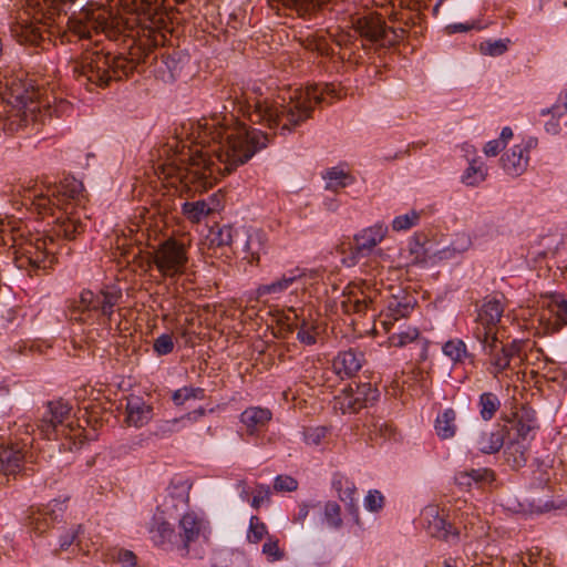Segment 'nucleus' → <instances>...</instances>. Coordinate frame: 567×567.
Listing matches in <instances>:
<instances>
[{"instance_id":"6ab92c4d","label":"nucleus","mask_w":567,"mask_h":567,"mask_svg":"<svg viewBox=\"0 0 567 567\" xmlns=\"http://www.w3.org/2000/svg\"><path fill=\"white\" fill-rule=\"evenodd\" d=\"M220 206L218 195L213 194L207 198L185 200L182 204V213L189 221L199 223L208 215L219 210Z\"/></svg>"},{"instance_id":"4468645a","label":"nucleus","mask_w":567,"mask_h":567,"mask_svg":"<svg viewBox=\"0 0 567 567\" xmlns=\"http://www.w3.org/2000/svg\"><path fill=\"white\" fill-rule=\"evenodd\" d=\"M379 398V391L370 383L355 384L347 386L336 396V404L342 413H355L363 408L372 405Z\"/></svg>"},{"instance_id":"2f4dec72","label":"nucleus","mask_w":567,"mask_h":567,"mask_svg":"<svg viewBox=\"0 0 567 567\" xmlns=\"http://www.w3.org/2000/svg\"><path fill=\"white\" fill-rule=\"evenodd\" d=\"M434 427L437 436L442 440L452 439L457 430L456 412L452 408H449L439 413L435 419Z\"/></svg>"},{"instance_id":"774afa93","label":"nucleus","mask_w":567,"mask_h":567,"mask_svg":"<svg viewBox=\"0 0 567 567\" xmlns=\"http://www.w3.org/2000/svg\"><path fill=\"white\" fill-rule=\"evenodd\" d=\"M555 111L558 116H563L567 112V90L559 94L557 102L555 103Z\"/></svg>"},{"instance_id":"09e8293b","label":"nucleus","mask_w":567,"mask_h":567,"mask_svg":"<svg viewBox=\"0 0 567 567\" xmlns=\"http://www.w3.org/2000/svg\"><path fill=\"white\" fill-rule=\"evenodd\" d=\"M421 214L414 209L404 215H399L392 220V229L394 231H405L416 226L420 221Z\"/></svg>"},{"instance_id":"f257e3e1","label":"nucleus","mask_w":567,"mask_h":567,"mask_svg":"<svg viewBox=\"0 0 567 567\" xmlns=\"http://www.w3.org/2000/svg\"><path fill=\"white\" fill-rule=\"evenodd\" d=\"M181 134L189 144L174 137L163 148L167 158L155 169L172 186L193 194L213 187L269 143L266 133L248 128L234 113L188 122Z\"/></svg>"},{"instance_id":"338daca9","label":"nucleus","mask_w":567,"mask_h":567,"mask_svg":"<svg viewBox=\"0 0 567 567\" xmlns=\"http://www.w3.org/2000/svg\"><path fill=\"white\" fill-rule=\"evenodd\" d=\"M504 143L499 140L488 141L484 146V154L486 156H496L503 148Z\"/></svg>"},{"instance_id":"49530a36","label":"nucleus","mask_w":567,"mask_h":567,"mask_svg":"<svg viewBox=\"0 0 567 567\" xmlns=\"http://www.w3.org/2000/svg\"><path fill=\"white\" fill-rule=\"evenodd\" d=\"M205 390L203 388L183 386L172 394V400L176 405H183L189 400H204Z\"/></svg>"},{"instance_id":"412c9836","label":"nucleus","mask_w":567,"mask_h":567,"mask_svg":"<svg viewBox=\"0 0 567 567\" xmlns=\"http://www.w3.org/2000/svg\"><path fill=\"white\" fill-rule=\"evenodd\" d=\"M332 487L337 491L340 501L346 504L347 509L352 516L354 523L357 525H361L359 506L354 497L357 493L355 484L343 474L336 473L332 477Z\"/></svg>"},{"instance_id":"052dcab7","label":"nucleus","mask_w":567,"mask_h":567,"mask_svg":"<svg viewBox=\"0 0 567 567\" xmlns=\"http://www.w3.org/2000/svg\"><path fill=\"white\" fill-rule=\"evenodd\" d=\"M162 63L169 72L171 79H175L182 70V60L178 54H168L162 56Z\"/></svg>"},{"instance_id":"3c124183","label":"nucleus","mask_w":567,"mask_h":567,"mask_svg":"<svg viewBox=\"0 0 567 567\" xmlns=\"http://www.w3.org/2000/svg\"><path fill=\"white\" fill-rule=\"evenodd\" d=\"M266 536H269L266 524L261 522L258 516L252 515L249 519V527L247 532L248 542L257 544Z\"/></svg>"},{"instance_id":"9d476101","label":"nucleus","mask_w":567,"mask_h":567,"mask_svg":"<svg viewBox=\"0 0 567 567\" xmlns=\"http://www.w3.org/2000/svg\"><path fill=\"white\" fill-rule=\"evenodd\" d=\"M209 523L194 512H187L179 518L177 527L178 553L188 556L197 545L207 542Z\"/></svg>"},{"instance_id":"bf43d9fd","label":"nucleus","mask_w":567,"mask_h":567,"mask_svg":"<svg viewBox=\"0 0 567 567\" xmlns=\"http://www.w3.org/2000/svg\"><path fill=\"white\" fill-rule=\"evenodd\" d=\"M62 0H38V14L43 11L44 7L48 9L47 12H42L44 19H52L62 8Z\"/></svg>"},{"instance_id":"f03ea898","label":"nucleus","mask_w":567,"mask_h":567,"mask_svg":"<svg viewBox=\"0 0 567 567\" xmlns=\"http://www.w3.org/2000/svg\"><path fill=\"white\" fill-rule=\"evenodd\" d=\"M337 97L332 84H313L289 92L270 101L262 97L256 90L241 92L236 96L233 112H237L254 124H260L269 130H279L281 135L290 134L297 126L311 117L313 107L323 101V95Z\"/></svg>"},{"instance_id":"c756f323","label":"nucleus","mask_w":567,"mask_h":567,"mask_svg":"<svg viewBox=\"0 0 567 567\" xmlns=\"http://www.w3.org/2000/svg\"><path fill=\"white\" fill-rule=\"evenodd\" d=\"M412 310L413 306L409 301H402L393 298L388 303L381 324L388 332H390L394 327V323L400 319L406 318Z\"/></svg>"},{"instance_id":"79ce46f5","label":"nucleus","mask_w":567,"mask_h":567,"mask_svg":"<svg viewBox=\"0 0 567 567\" xmlns=\"http://www.w3.org/2000/svg\"><path fill=\"white\" fill-rule=\"evenodd\" d=\"M523 567H547L551 564L549 553L540 547H532L520 558Z\"/></svg>"},{"instance_id":"37998d69","label":"nucleus","mask_w":567,"mask_h":567,"mask_svg":"<svg viewBox=\"0 0 567 567\" xmlns=\"http://www.w3.org/2000/svg\"><path fill=\"white\" fill-rule=\"evenodd\" d=\"M23 16L18 18L17 25L13 28V32L21 43H32L35 37V28L33 22L30 20V13L24 11Z\"/></svg>"},{"instance_id":"5fc2aeb1","label":"nucleus","mask_w":567,"mask_h":567,"mask_svg":"<svg viewBox=\"0 0 567 567\" xmlns=\"http://www.w3.org/2000/svg\"><path fill=\"white\" fill-rule=\"evenodd\" d=\"M364 508L371 513H379L384 506V496L378 489H370L363 501Z\"/></svg>"},{"instance_id":"b1692460","label":"nucleus","mask_w":567,"mask_h":567,"mask_svg":"<svg viewBox=\"0 0 567 567\" xmlns=\"http://www.w3.org/2000/svg\"><path fill=\"white\" fill-rule=\"evenodd\" d=\"M272 417V413L267 408L250 406L240 414V422L246 427L249 435H258L264 432Z\"/></svg>"},{"instance_id":"e433bc0d","label":"nucleus","mask_w":567,"mask_h":567,"mask_svg":"<svg viewBox=\"0 0 567 567\" xmlns=\"http://www.w3.org/2000/svg\"><path fill=\"white\" fill-rule=\"evenodd\" d=\"M515 419L516 440L529 442L537 427L535 417L529 412L524 411L520 414H516Z\"/></svg>"},{"instance_id":"ddd939ff","label":"nucleus","mask_w":567,"mask_h":567,"mask_svg":"<svg viewBox=\"0 0 567 567\" xmlns=\"http://www.w3.org/2000/svg\"><path fill=\"white\" fill-rule=\"evenodd\" d=\"M504 313L503 297H486L478 309L473 328L476 340H485L497 336L498 323Z\"/></svg>"},{"instance_id":"f3484780","label":"nucleus","mask_w":567,"mask_h":567,"mask_svg":"<svg viewBox=\"0 0 567 567\" xmlns=\"http://www.w3.org/2000/svg\"><path fill=\"white\" fill-rule=\"evenodd\" d=\"M357 30L361 37L372 43H380L385 47L394 42V39L389 38V29L379 16L371 14L359 18L357 21Z\"/></svg>"},{"instance_id":"58836bf2","label":"nucleus","mask_w":567,"mask_h":567,"mask_svg":"<svg viewBox=\"0 0 567 567\" xmlns=\"http://www.w3.org/2000/svg\"><path fill=\"white\" fill-rule=\"evenodd\" d=\"M389 344L396 348H403L410 343L420 341V331L415 327H400L396 332H389Z\"/></svg>"},{"instance_id":"c03bdc74","label":"nucleus","mask_w":567,"mask_h":567,"mask_svg":"<svg viewBox=\"0 0 567 567\" xmlns=\"http://www.w3.org/2000/svg\"><path fill=\"white\" fill-rule=\"evenodd\" d=\"M238 231L229 225L212 228L209 240L216 246H231L238 237Z\"/></svg>"},{"instance_id":"de8ad7c7","label":"nucleus","mask_w":567,"mask_h":567,"mask_svg":"<svg viewBox=\"0 0 567 567\" xmlns=\"http://www.w3.org/2000/svg\"><path fill=\"white\" fill-rule=\"evenodd\" d=\"M509 39L486 40L481 42L480 52L484 55L499 56L507 52Z\"/></svg>"},{"instance_id":"cd10ccee","label":"nucleus","mask_w":567,"mask_h":567,"mask_svg":"<svg viewBox=\"0 0 567 567\" xmlns=\"http://www.w3.org/2000/svg\"><path fill=\"white\" fill-rule=\"evenodd\" d=\"M121 298L122 292L118 289H102L99 292H95L92 312H97L105 317L107 320H111V317L114 312V307L118 303Z\"/></svg>"},{"instance_id":"6e6552de","label":"nucleus","mask_w":567,"mask_h":567,"mask_svg":"<svg viewBox=\"0 0 567 567\" xmlns=\"http://www.w3.org/2000/svg\"><path fill=\"white\" fill-rule=\"evenodd\" d=\"M481 344L482 351L487 357L486 364L487 371L493 378L497 379L507 369H511L512 361L520 358L522 342L513 340L508 344H503L497 336L487 338L485 340H477Z\"/></svg>"},{"instance_id":"2eb2a0df","label":"nucleus","mask_w":567,"mask_h":567,"mask_svg":"<svg viewBox=\"0 0 567 567\" xmlns=\"http://www.w3.org/2000/svg\"><path fill=\"white\" fill-rule=\"evenodd\" d=\"M537 145L538 140L534 136H529L504 153L501 162L506 174L514 177L522 175L527 168L529 152L536 148Z\"/></svg>"},{"instance_id":"a878e982","label":"nucleus","mask_w":567,"mask_h":567,"mask_svg":"<svg viewBox=\"0 0 567 567\" xmlns=\"http://www.w3.org/2000/svg\"><path fill=\"white\" fill-rule=\"evenodd\" d=\"M455 483L464 489H471L473 486L485 487L495 481V474L486 467L461 471L455 474Z\"/></svg>"},{"instance_id":"473e14b6","label":"nucleus","mask_w":567,"mask_h":567,"mask_svg":"<svg viewBox=\"0 0 567 567\" xmlns=\"http://www.w3.org/2000/svg\"><path fill=\"white\" fill-rule=\"evenodd\" d=\"M323 178L326 181L324 188L334 193L352 185L355 182V177L353 175L339 167H331L327 169Z\"/></svg>"},{"instance_id":"e2e57ef3","label":"nucleus","mask_w":567,"mask_h":567,"mask_svg":"<svg viewBox=\"0 0 567 567\" xmlns=\"http://www.w3.org/2000/svg\"><path fill=\"white\" fill-rule=\"evenodd\" d=\"M113 558L116 559L122 567H134L136 565V556L132 550L127 549H116L114 551Z\"/></svg>"},{"instance_id":"69168bd1","label":"nucleus","mask_w":567,"mask_h":567,"mask_svg":"<svg viewBox=\"0 0 567 567\" xmlns=\"http://www.w3.org/2000/svg\"><path fill=\"white\" fill-rule=\"evenodd\" d=\"M471 238L465 234H457L452 241V249L461 255L471 247Z\"/></svg>"},{"instance_id":"72a5a7b5","label":"nucleus","mask_w":567,"mask_h":567,"mask_svg":"<svg viewBox=\"0 0 567 567\" xmlns=\"http://www.w3.org/2000/svg\"><path fill=\"white\" fill-rule=\"evenodd\" d=\"M23 461V454L20 450L11 446L0 445V472L9 475L17 473Z\"/></svg>"},{"instance_id":"0e129e2a","label":"nucleus","mask_w":567,"mask_h":567,"mask_svg":"<svg viewBox=\"0 0 567 567\" xmlns=\"http://www.w3.org/2000/svg\"><path fill=\"white\" fill-rule=\"evenodd\" d=\"M269 487L266 485H258L250 504L255 509H258L261 506V504L269 501Z\"/></svg>"},{"instance_id":"bb28decb","label":"nucleus","mask_w":567,"mask_h":567,"mask_svg":"<svg viewBox=\"0 0 567 567\" xmlns=\"http://www.w3.org/2000/svg\"><path fill=\"white\" fill-rule=\"evenodd\" d=\"M188 489L189 487L184 483L169 485L167 488V495L165 496V501L162 505V513L172 515L178 511L187 508L189 501Z\"/></svg>"},{"instance_id":"9b49d317","label":"nucleus","mask_w":567,"mask_h":567,"mask_svg":"<svg viewBox=\"0 0 567 567\" xmlns=\"http://www.w3.org/2000/svg\"><path fill=\"white\" fill-rule=\"evenodd\" d=\"M388 233L389 227L384 221H377L355 233L353 235V245L350 249V255L346 259L347 265L354 266L361 258L371 256L386 237Z\"/></svg>"},{"instance_id":"4c0bfd02","label":"nucleus","mask_w":567,"mask_h":567,"mask_svg":"<svg viewBox=\"0 0 567 567\" xmlns=\"http://www.w3.org/2000/svg\"><path fill=\"white\" fill-rule=\"evenodd\" d=\"M487 167L481 159H473L462 175V183L466 186H477L486 179Z\"/></svg>"},{"instance_id":"393cba45","label":"nucleus","mask_w":567,"mask_h":567,"mask_svg":"<svg viewBox=\"0 0 567 567\" xmlns=\"http://www.w3.org/2000/svg\"><path fill=\"white\" fill-rule=\"evenodd\" d=\"M150 533L151 539L156 546L178 551L177 532L162 516L154 517V524Z\"/></svg>"},{"instance_id":"a211bd4d","label":"nucleus","mask_w":567,"mask_h":567,"mask_svg":"<svg viewBox=\"0 0 567 567\" xmlns=\"http://www.w3.org/2000/svg\"><path fill=\"white\" fill-rule=\"evenodd\" d=\"M364 361V353L359 350L340 351L332 360V370L340 379L352 378L362 369Z\"/></svg>"},{"instance_id":"7c9ffc66","label":"nucleus","mask_w":567,"mask_h":567,"mask_svg":"<svg viewBox=\"0 0 567 567\" xmlns=\"http://www.w3.org/2000/svg\"><path fill=\"white\" fill-rule=\"evenodd\" d=\"M528 442L520 440H509V442L505 445L504 455L506 462L513 468L523 467L528 458Z\"/></svg>"},{"instance_id":"5701e85b","label":"nucleus","mask_w":567,"mask_h":567,"mask_svg":"<svg viewBox=\"0 0 567 567\" xmlns=\"http://www.w3.org/2000/svg\"><path fill=\"white\" fill-rule=\"evenodd\" d=\"M125 422L130 426L142 427L153 417V406L140 396H131L125 405Z\"/></svg>"},{"instance_id":"423d86ee","label":"nucleus","mask_w":567,"mask_h":567,"mask_svg":"<svg viewBox=\"0 0 567 567\" xmlns=\"http://www.w3.org/2000/svg\"><path fill=\"white\" fill-rule=\"evenodd\" d=\"M84 197L83 184L74 177H65L60 184L45 177L38 184V218L47 210L61 209L60 205L66 199L80 205Z\"/></svg>"},{"instance_id":"4be33fe9","label":"nucleus","mask_w":567,"mask_h":567,"mask_svg":"<svg viewBox=\"0 0 567 567\" xmlns=\"http://www.w3.org/2000/svg\"><path fill=\"white\" fill-rule=\"evenodd\" d=\"M287 311L293 315L296 323L288 324V330L293 331L297 329V340L305 346H313L317 343L319 334L318 324L316 321H310L303 317V308L288 307Z\"/></svg>"},{"instance_id":"39448f33","label":"nucleus","mask_w":567,"mask_h":567,"mask_svg":"<svg viewBox=\"0 0 567 567\" xmlns=\"http://www.w3.org/2000/svg\"><path fill=\"white\" fill-rule=\"evenodd\" d=\"M320 279V270L293 267L288 269L269 284L257 287L256 297L258 300L269 297L278 300L285 293H289V301L301 300L308 289Z\"/></svg>"},{"instance_id":"ea45409f","label":"nucleus","mask_w":567,"mask_h":567,"mask_svg":"<svg viewBox=\"0 0 567 567\" xmlns=\"http://www.w3.org/2000/svg\"><path fill=\"white\" fill-rule=\"evenodd\" d=\"M84 533L82 525H74L70 527L69 529L64 530L59 536L58 545L59 547L54 549V553L59 551H65L68 550L72 545H74L79 550H82L81 546V535Z\"/></svg>"},{"instance_id":"aec40b11","label":"nucleus","mask_w":567,"mask_h":567,"mask_svg":"<svg viewBox=\"0 0 567 567\" xmlns=\"http://www.w3.org/2000/svg\"><path fill=\"white\" fill-rule=\"evenodd\" d=\"M422 518L429 534L436 538L450 539L457 537L456 529L446 522L445 516L441 514L437 506H427L422 513Z\"/></svg>"},{"instance_id":"f704fd0d","label":"nucleus","mask_w":567,"mask_h":567,"mask_svg":"<svg viewBox=\"0 0 567 567\" xmlns=\"http://www.w3.org/2000/svg\"><path fill=\"white\" fill-rule=\"evenodd\" d=\"M504 445V432L502 429L482 432L476 439L477 449L485 454L498 452Z\"/></svg>"},{"instance_id":"a19ab883","label":"nucleus","mask_w":567,"mask_h":567,"mask_svg":"<svg viewBox=\"0 0 567 567\" xmlns=\"http://www.w3.org/2000/svg\"><path fill=\"white\" fill-rule=\"evenodd\" d=\"M501 408V400L493 392H484L478 399L480 415L484 421L492 420Z\"/></svg>"},{"instance_id":"6e6d98bb","label":"nucleus","mask_w":567,"mask_h":567,"mask_svg":"<svg viewBox=\"0 0 567 567\" xmlns=\"http://www.w3.org/2000/svg\"><path fill=\"white\" fill-rule=\"evenodd\" d=\"M66 498L63 499H53L50 504L47 505V507L41 512L38 508V514H42L44 516V519H47V516L50 517L52 520H56L59 517L62 516L66 505Z\"/></svg>"},{"instance_id":"603ef678","label":"nucleus","mask_w":567,"mask_h":567,"mask_svg":"<svg viewBox=\"0 0 567 567\" xmlns=\"http://www.w3.org/2000/svg\"><path fill=\"white\" fill-rule=\"evenodd\" d=\"M261 551L269 563L282 560L285 557V551L279 547V540L275 536L267 537Z\"/></svg>"},{"instance_id":"13d9d810","label":"nucleus","mask_w":567,"mask_h":567,"mask_svg":"<svg viewBox=\"0 0 567 567\" xmlns=\"http://www.w3.org/2000/svg\"><path fill=\"white\" fill-rule=\"evenodd\" d=\"M328 429L326 426L308 427L303 432L305 442L308 445H319L326 439Z\"/></svg>"},{"instance_id":"864d4df0","label":"nucleus","mask_w":567,"mask_h":567,"mask_svg":"<svg viewBox=\"0 0 567 567\" xmlns=\"http://www.w3.org/2000/svg\"><path fill=\"white\" fill-rule=\"evenodd\" d=\"M442 350L453 361H461L466 355V344L460 339L447 341Z\"/></svg>"},{"instance_id":"a18cd8bd","label":"nucleus","mask_w":567,"mask_h":567,"mask_svg":"<svg viewBox=\"0 0 567 567\" xmlns=\"http://www.w3.org/2000/svg\"><path fill=\"white\" fill-rule=\"evenodd\" d=\"M95 292L91 290H84L80 295L79 305L72 309L71 318L75 320L85 321L92 313L93 299Z\"/></svg>"},{"instance_id":"1a4fd4ad","label":"nucleus","mask_w":567,"mask_h":567,"mask_svg":"<svg viewBox=\"0 0 567 567\" xmlns=\"http://www.w3.org/2000/svg\"><path fill=\"white\" fill-rule=\"evenodd\" d=\"M72 406L64 400L50 401L44 406L41 419L38 420V434L47 440H56L60 435H66L71 429L68 422Z\"/></svg>"},{"instance_id":"c85d7f7f","label":"nucleus","mask_w":567,"mask_h":567,"mask_svg":"<svg viewBox=\"0 0 567 567\" xmlns=\"http://www.w3.org/2000/svg\"><path fill=\"white\" fill-rule=\"evenodd\" d=\"M205 409L199 408L193 412L184 414L181 417L162 421L157 425V433L161 434L162 436H168L173 433L179 432L188 424L197 422L199 417L205 415Z\"/></svg>"},{"instance_id":"dca6fc26","label":"nucleus","mask_w":567,"mask_h":567,"mask_svg":"<svg viewBox=\"0 0 567 567\" xmlns=\"http://www.w3.org/2000/svg\"><path fill=\"white\" fill-rule=\"evenodd\" d=\"M348 292H344V299L341 301V308L346 313L363 315L372 308L377 292L370 290L368 287L353 286L348 287Z\"/></svg>"},{"instance_id":"680f3d73","label":"nucleus","mask_w":567,"mask_h":567,"mask_svg":"<svg viewBox=\"0 0 567 567\" xmlns=\"http://www.w3.org/2000/svg\"><path fill=\"white\" fill-rule=\"evenodd\" d=\"M298 487V482L288 475H278L275 478L274 488L277 492H292Z\"/></svg>"},{"instance_id":"c9c22d12","label":"nucleus","mask_w":567,"mask_h":567,"mask_svg":"<svg viewBox=\"0 0 567 567\" xmlns=\"http://www.w3.org/2000/svg\"><path fill=\"white\" fill-rule=\"evenodd\" d=\"M265 251V236L259 231H254L247 235L244 245V259L250 265H258L260 254Z\"/></svg>"},{"instance_id":"4d7b16f0","label":"nucleus","mask_w":567,"mask_h":567,"mask_svg":"<svg viewBox=\"0 0 567 567\" xmlns=\"http://www.w3.org/2000/svg\"><path fill=\"white\" fill-rule=\"evenodd\" d=\"M174 349L173 338L168 333L158 336L153 343V350L157 355H166Z\"/></svg>"},{"instance_id":"8fccbe9b","label":"nucleus","mask_w":567,"mask_h":567,"mask_svg":"<svg viewBox=\"0 0 567 567\" xmlns=\"http://www.w3.org/2000/svg\"><path fill=\"white\" fill-rule=\"evenodd\" d=\"M324 520L329 528L340 529L342 527L341 507L336 502H327L323 511Z\"/></svg>"},{"instance_id":"f8f14e48","label":"nucleus","mask_w":567,"mask_h":567,"mask_svg":"<svg viewBox=\"0 0 567 567\" xmlns=\"http://www.w3.org/2000/svg\"><path fill=\"white\" fill-rule=\"evenodd\" d=\"M539 323L547 334L560 331L567 326V298L563 293L551 292L540 298Z\"/></svg>"},{"instance_id":"20e7f679","label":"nucleus","mask_w":567,"mask_h":567,"mask_svg":"<svg viewBox=\"0 0 567 567\" xmlns=\"http://www.w3.org/2000/svg\"><path fill=\"white\" fill-rule=\"evenodd\" d=\"M59 215L55 216V210H47L42 214L43 229L38 228V270L47 269L54 262L55 257L52 250L49 249L48 244H53L56 237H64L66 239L75 238L76 234L84 230L83 224L73 217H65L61 209L56 210Z\"/></svg>"},{"instance_id":"7ed1b4c3","label":"nucleus","mask_w":567,"mask_h":567,"mask_svg":"<svg viewBox=\"0 0 567 567\" xmlns=\"http://www.w3.org/2000/svg\"><path fill=\"white\" fill-rule=\"evenodd\" d=\"M137 66L134 59L123 55L112 56L100 51L87 52L83 55L73 71L80 81L97 86H106L111 80H121L131 74Z\"/></svg>"},{"instance_id":"0eeeda50","label":"nucleus","mask_w":567,"mask_h":567,"mask_svg":"<svg viewBox=\"0 0 567 567\" xmlns=\"http://www.w3.org/2000/svg\"><path fill=\"white\" fill-rule=\"evenodd\" d=\"M150 260L164 278L176 279L187 268L186 246L174 238L165 239L152 251Z\"/></svg>"}]
</instances>
